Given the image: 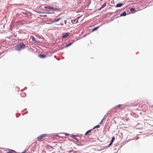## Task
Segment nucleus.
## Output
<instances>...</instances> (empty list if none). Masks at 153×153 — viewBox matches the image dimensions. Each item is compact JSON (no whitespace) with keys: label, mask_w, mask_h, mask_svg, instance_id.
<instances>
[{"label":"nucleus","mask_w":153,"mask_h":153,"mask_svg":"<svg viewBox=\"0 0 153 153\" xmlns=\"http://www.w3.org/2000/svg\"><path fill=\"white\" fill-rule=\"evenodd\" d=\"M145 102L143 100H138L136 101V103L134 104V106H138L140 107H143L145 105Z\"/></svg>","instance_id":"f03ea898"},{"label":"nucleus","mask_w":153,"mask_h":153,"mask_svg":"<svg viewBox=\"0 0 153 153\" xmlns=\"http://www.w3.org/2000/svg\"><path fill=\"white\" fill-rule=\"evenodd\" d=\"M45 8L49 9H54V8L53 7L50 6H45Z\"/></svg>","instance_id":"1a4fd4ad"},{"label":"nucleus","mask_w":153,"mask_h":153,"mask_svg":"<svg viewBox=\"0 0 153 153\" xmlns=\"http://www.w3.org/2000/svg\"><path fill=\"white\" fill-rule=\"evenodd\" d=\"M102 120L101 121V122L100 123H101L102 122Z\"/></svg>","instance_id":"393cba45"},{"label":"nucleus","mask_w":153,"mask_h":153,"mask_svg":"<svg viewBox=\"0 0 153 153\" xmlns=\"http://www.w3.org/2000/svg\"><path fill=\"white\" fill-rule=\"evenodd\" d=\"M79 18H77L76 19H75L74 21H72V23L74 24V23H76L78 22V19Z\"/></svg>","instance_id":"f8f14e48"},{"label":"nucleus","mask_w":153,"mask_h":153,"mask_svg":"<svg viewBox=\"0 0 153 153\" xmlns=\"http://www.w3.org/2000/svg\"><path fill=\"white\" fill-rule=\"evenodd\" d=\"M73 44V43H70L68 45H67L66 46V47H68L69 46H70L72 44Z\"/></svg>","instance_id":"f3484780"},{"label":"nucleus","mask_w":153,"mask_h":153,"mask_svg":"<svg viewBox=\"0 0 153 153\" xmlns=\"http://www.w3.org/2000/svg\"><path fill=\"white\" fill-rule=\"evenodd\" d=\"M65 135H66V136H68L69 135V134L68 133H65Z\"/></svg>","instance_id":"412c9836"},{"label":"nucleus","mask_w":153,"mask_h":153,"mask_svg":"<svg viewBox=\"0 0 153 153\" xmlns=\"http://www.w3.org/2000/svg\"><path fill=\"white\" fill-rule=\"evenodd\" d=\"M135 10V9L134 8H130V11H131V12H133V11H134Z\"/></svg>","instance_id":"aec40b11"},{"label":"nucleus","mask_w":153,"mask_h":153,"mask_svg":"<svg viewBox=\"0 0 153 153\" xmlns=\"http://www.w3.org/2000/svg\"><path fill=\"white\" fill-rule=\"evenodd\" d=\"M123 4L122 3H118L117 4L115 7H120L123 6Z\"/></svg>","instance_id":"0eeeda50"},{"label":"nucleus","mask_w":153,"mask_h":153,"mask_svg":"<svg viewBox=\"0 0 153 153\" xmlns=\"http://www.w3.org/2000/svg\"><path fill=\"white\" fill-rule=\"evenodd\" d=\"M123 106V105L122 104H119L117 105V108H120V107H122Z\"/></svg>","instance_id":"dca6fc26"},{"label":"nucleus","mask_w":153,"mask_h":153,"mask_svg":"<svg viewBox=\"0 0 153 153\" xmlns=\"http://www.w3.org/2000/svg\"><path fill=\"white\" fill-rule=\"evenodd\" d=\"M99 27H96L94 28L92 30V31H94L95 30H97L98 28Z\"/></svg>","instance_id":"a211bd4d"},{"label":"nucleus","mask_w":153,"mask_h":153,"mask_svg":"<svg viewBox=\"0 0 153 153\" xmlns=\"http://www.w3.org/2000/svg\"><path fill=\"white\" fill-rule=\"evenodd\" d=\"M74 138L76 140H77V141H78V140H77V139L76 138Z\"/></svg>","instance_id":"5701e85b"},{"label":"nucleus","mask_w":153,"mask_h":153,"mask_svg":"<svg viewBox=\"0 0 153 153\" xmlns=\"http://www.w3.org/2000/svg\"><path fill=\"white\" fill-rule=\"evenodd\" d=\"M60 19H61L60 18H58L56 19H55L53 21V22L54 23L57 22L58 21H59Z\"/></svg>","instance_id":"ddd939ff"},{"label":"nucleus","mask_w":153,"mask_h":153,"mask_svg":"<svg viewBox=\"0 0 153 153\" xmlns=\"http://www.w3.org/2000/svg\"><path fill=\"white\" fill-rule=\"evenodd\" d=\"M25 48V45L23 43H21L16 46L15 49L16 50L19 51Z\"/></svg>","instance_id":"f257e3e1"},{"label":"nucleus","mask_w":153,"mask_h":153,"mask_svg":"<svg viewBox=\"0 0 153 153\" xmlns=\"http://www.w3.org/2000/svg\"><path fill=\"white\" fill-rule=\"evenodd\" d=\"M47 136V134H43L37 137V139H41L42 138L46 137Z\"/></svg>","instance_id":"7ed1b4c3"},{"label":"nucleus","mask_w":153,"mask_h":153,"mask_svg":"<svg viewBox=\"0 0 153 153\" xmlns=\"http://www.w3.org/2000/svg\"><path fill=\"white\" fill-rule=\"evenodd\" d=\"M39 56L41 58H44L46 57V56L44 55L40 54L39 55Z\"/></svg>","instance_id":"2eb2a0df"},{"label":"nucleus","mask_w":153,"mask_h":153,"mask_svg":"<svg viewBox=\"0 0 153 153\" xmlns=\"http://www.w3.org/2000/svg\"><path fill=\"white\" fill-rule=\"evenodd\" d=\"M44 16V17H45V16H46V15H44V16Z\"/></svg>","instance_id":"a878e982"},{"label":"nucleus","mask_w":153,"mask_h":153,"mask_svg":"<svg viewBox=\"0 0 153 153\" xmlns=\"http://www.w3.org/2000/svg\"><path fill=\"white\" fill-rule=\"evenodd\" d=\"M47 13H48V14H49V13H49V12H47Z\"/></svg>","instance_id":"b1692460"},{"label":"nucleus","mask_w":153,"mask_h":153,"mask_svg":"<svg viewBox=\"0 0 153 153\" xmlns=\"http://www.w3.org/2000/svg\"><path fill=\"white\" fill-rule=\"evenodd\" d=\"M68 36V34L67 33H65V34L63 35L62 38L63 39L66 38Z\"/></svg>","instance_id":"6e6552de"},{"label":"nucleus","mask_w":153,"mask_h":153,"mask_svg":"<svg viewBox=\"0 0 153 153\" xmlns=\"http://www.w3.org/2000/svg\"><path fill=\"white\" fill-rule=\"evenodd\" d=\"M9 151H8L6 152V153H16V152L14 150H11V149H9Z\"/></svg>","instance_id":"20e7f679"},{"label":"nucleus","mask_w":153,"mask_h":153,"mask_svg":"<svg viewBox=\"0 0 153 153\" xmlns=\"http://www.w3.org/2000/svg\"><path fill=\"white\" fill-rule=\"evenodd\" d=\"M100 127V126L99 125H97L94 127V128H93V129H94L96 128H98Z\"/></svg>","instance_id":"6ab92c4d"},{"label":"nucleus","mask_w":153,"mask_h":153,"mask_svg":"<svg viewBox=\"0 0 153 153\" xmlns=\"http://www.w3.org/2000/svg\"><path fill=\"white\" fill-rule=\"evenodd\" d=\"M30 39L32 40V41L34 42H36V40L35 39L33 36H31L30 37Z\"/></svg>","instance_id":"39448f33"},{"label":"nucleus","mask_w":153,"mask_h":153,"mask_svg":"<svg viewBox=\"0 0 153 153\" xmlns=\"http://www.w3.org/2000/svg\"><path fill=\"white\" fill-rule=\"evenodd\" d=\"M91 129H90L85 134V135H87L89 133H90L91 131Z\"/></svg>","instance_id":"4468645a"},{"label":"nucleus","mask_w":153,"mask_h":153,"mask_svg":"<svg viewBox=\"0 0 153 153\" xmlns=\"http://www.w3.org/2000/svg\"><path fill=\"white\" fill-rule=\"evenodd\" d=\"M26 152V151H25L24 152H22L21 153H25Z\"/></svg>","instance_id":"4be33fe9"},{"label":"nucleus","mask_w":153,"mask_h":153,"mask_svg":"<svg viewBox=\"0 0 153 153\" xmlns=\"http://www.w3.org/2000/svg\"><path fill=\"white\" fill-rule=\"evenodd\" d=\"M126 15V13L125 11H124L123 13H122L120 15V16H125Z\"/></svg>","instance_id":"9b49d317"},{"label":"nucleus","mask_w":153,"mask_h":153,"mask_svg":"<svg viewBox=\"0 0 153 153\" xmlns=\"http://www.w3.org/2000/svg\"><path fill=\"white\" fill-rule=\"evenodd\" d=\"M114 140V137H113L112 138V139H111V142L109 144V146H110L113 143Z\"/></svg>","instance_id":"9d476101"},{"label":"nucleus","mask_w":153,"mask_h":153,"mask_svg":"<svg viewBox=\"0 0 153 153\" xmlns=\"http://www.w3.org/2000/svg\"><path fill=\"white\" fill-rule=\"evenodd\" d=\"M106 5V2L104 3L101 7L99 9V10H100L102 9L105 7Z\"/></svg>","instance_id":"423d86ee"}]
</instances>
